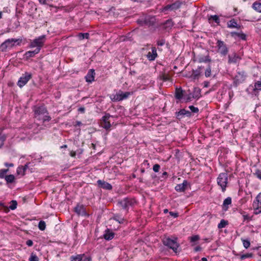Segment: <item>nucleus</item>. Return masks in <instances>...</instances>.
Segmentation results:
<instances>
[{
    "mask_svg": "<svg viewBox=\"0 0 261 261\" xmlns=\"http://www.w3.org/2000/svg\"><path fill=\"white\" fill-rule=\"evenodd\" d=\"M35 117L39 120H42L43 122L49 121L51 117L48 115L46 109L43 107H36L34 109Z\"/></svg>",
    "mask_w": 261,
    "mask_h": 261,
    "instance_id": "1",
    "label": "nucleus"
},
{
    "mask_svg": "<svg viewBox=\"0 0 261 261\" xmlns=\"http://www.w3.org/2000/svg\"><path fill=\"white\" fill-rule=\"evenodd\" d=\"M21 42V39L14 38L8 39L1 44L0 45V50L3 52L6 51L7 49H10L14 46L15 43H17V45H19Z\"/></svg>",
    "mask_w": 261,
    "mask_h": 261,
    "instance_id": "2",
    "label": "nucleus"
},
{
    "mask_svg": "<svg viewBox=\"0 0 261 261\" xmlns=\"http://www.w3.org/2000/svg\"><path fill=\"white\" fill-rule=\"evenodd\" d=\"M176 240L177 238L172 239L169 237H165L163 239V243L164 245L168 246L170 248L172 249L174 252L176 253L179 247V245Z\"/></svg>",
    "mask_w": 261,
    "mask_h": 261,
    "instance_id": "3",
    "label": "nucleus"
},
{
    "mask_svg": "<svg viewBox=\"0 0 261 261\" xmlns=\"http://www.w3.org/2000/svg\"><path fill=\"white\" fill-rule=\"evenodd\" d=\"M217 184L221 187L222 191L224 192L226 190V188L227 184L228 181V175L227 173H221L217 178Z\"/></svg>",
    "mask_w": 261,
    "mask_h": 261,
    "instance_id": "4",
    "label": "nucleus"
},
{
    "mask_svg": "<svg viewBox=\"0 0 261 261\" xmlns=\"http://www.w3.org/2000/svg\"><path fill=\"white\" fill-rule=\"evenodd\" d=\"M45 40V35H42L39 36L38 38L34 39L30 44V47H35L39 48L40 50L41 49V47L43 46L44 44V42Z\"/></svg>",
    "mask_w": 261,
    "mask_h": 261,
    "instance_id": "5",
    "label": "nucleus"
},
{
    "mask_svg": "<svg viewBox=\"0 0 261 261\" xmlns=\"http://www.w3.org/2000/svg\"><path fill=\"white\" fill-rule=\"evenodd\" d=\"M246 75L243 71H238L233 79V85L237 87L239 84L242 83L246 79Z\"/></svg>",
    "mask_w": 261,
    "mask_h": 261,
    "instance_id": "6",
    "label": "nucleus"
},
{
    "mask_svg": "<svg viewBox=\"0 0 261 261\" xmlns=\"http://www.w3.org/2000/svg\"><path fill=\"white\" fill-rule=\"evenodd\" d=\"M130 95V92H123L121 91H119L118 93L114 95L111 98L113 101H119L126 99Z\"/></svg>",
    "mask_w": 261,
    "mask_h": 261,
    "instance_id": "7",
    "label": "nucleus"
},
{
    "mask_svg": "<svg viewBox=\"0 0 261 261\" xmlns=\"http://www.w3.org/2000/svg\"><path fill=\"white\" fill-rule=\"evenodd\" d=\"M32 77V74L28 72H25L22 75L18 81L17 85L19 87H22L24 86L28 82Z\"/></svg>",
    "mask_w": 261,
    "mask_h": 261,
    "instance_id": "8",
    "label": "nucleus"
},
{
    "mask_svg": "<svg viewBox=\"0 0 261 261\" xmlns=\"http://www.w3.org/2000/svg\"><path fill=\"white\" fill-rule=\"evenodd\" d=\"M218 52L222 55L225 56L228 53V48L223 41L218 40L217 42Z\"/></svg>",
    "mask_w": 261,
    "mask_h": 261,
    "instance_id": "9",
    "label": "nucleus"
},
{
    "mask_svg": "<svg viewBox=\"0 0 261 261\" xmlns=\"http://www.w3.org/2000/svg\"><path fill=\"white\" fill-rule=\"evenodd\" d=\"M137 22L141 25L146 24L147 25H151L154 24L155 22V18L152 16H146L144 19H138Z\"/></svg>",
    "mask_w": 261,
    "mask_h": 261,
    "instance_id": "10",
    "label": "nucleus"
},
{
    "mask_svg": "<svg viewBox=\"0 0 261 261\" xmlns=\"http://www.w3.org/2000/svg\"><path fill=\"white\" fill-rule=\"evenodd\" d=\"M111 117L110 114H107L105 115L102 118L100 122V125L102 127L108 129L111 127L110 122L109 120Z\"/></svg>",
    "mask_w": 261,
    "mask_h": 261,
    "instance_id": "11",
    "label": "nucleus"
},
{
    "mask_svg": "<svg viewBox=\"0 0 261 261\" xmlns=\"http://www.w3.org/2000/svg\"><path fill=\"white\" fill-rule=\"evenodd\" d=\"M135 203V200L128 198H125L119 202L122 207L124 209H126L128 206L133 205Z\"/></svg>",
    "mask_w": 261,
    "mask_h": 261,
    "instance_id": "12",
    "label": "nucleus"
},
{
    "mask_svg": "<svg viewBox=\"0 0 261 261\" xmlns=\"http://www.w3.org/2000/svg\"><path fill=\"white\" fill-rule=\"evenodd\" d=\"M181 6V3L179 2H176L171 5H168L164 8V10L167 11L168 10H175L180 8Z\"/></svg>",
    "mask_w": 261,
    "mask_h": 261,
    "instance_id": "13",
    "label": "nucleus"
},
{
    "mask_svg": "<svg viewBox=\"0 0 261 261\" xmlns=\"http://www.w3.org/2000/svg\"><path fill=\"white\" fill-rule=\"evenodd\" d=\"M151 52H149L147 55V57L150 61H153L156 58L158 54L155 47L151 48Z\"/></svg>",
    "mask_w": 261,
    "mask_h": 261,
    "instance_id": "14",
    "label": "nucleus"
},
{
    "mask_svg": "<svg viewBox=\"0 0 261 261\" xmlns=\"http://www.w3.org/2000/svg\"><path fill=\"white\" fill-rule=\"evenodd\" d=\"M240 59V57L236 53H233L232 55L228 56V63L229 64L237 63Z\"/></svg>",
    "mask_w": 261,
    "mask_h": 261,
    "instance_id": "15",
    "label": "nucleus"
},
{
    "mask_svg": "<svg viewBox=\"0 0 261 261\" xmlns=\"http://www.w3.org/2000/svg\"><path fill=\"white\" fill-rule=\"evenodd\" d=\"M95 72L94 69H90L85 76L86 82L91 83L94 80Z\"/></svg>",
    "mask_w": 261,
    "mask_h": 261,
    "instance_id": "16",
    "label": "nucleus"
},
{
    "mask_svg": "<svg viewBox=\"0 0 261 261\" xmlns=\"http://www.w3.org/2000/svg\"><path fill=\"white\" fill-rule=\"evenodd\" d=\"M176 117L178 119H180L184 115H186L187 116H190L191 113L189 111H187L185 109L180 110L179 112L176 113Z\"/></svg>",
    "mask_w": 261,
    "mask_h": 261,
    "instance_id": "17",
    "label": "nucleus"
},
{
    "mask_svg": "<svg viewBox=\"0 0 261 261\" xmlns=\"http://www.w3.org/2000/svg\"><path fill=\"white\" fill-rule=\"evenodd\" d=\"M188 186V182L187 180H184L181 184L177 185L175 187V189L178 192H184Z\"/></svg>",
    "mask_w": 261,
    "mask_h": 261,
    "instance_id": "18",
    "label": "nucleus"
},
{
    "mask_svg": "<svg viewBox=\"0 0 261 261\" xmlns=\"http://www.w3.org/2000/svg\"><path fill=\"white\" fill-rule=\"evenodd\" d=\"M97 183L100 187L103 189L107 190H111L112 189V186L110 184L104 181L99 180H98Z\"/></svg>",
    "mask_w": 261,
    "mask_h": 261,
    "instance_id": "19",
    "label": "nucleus"
},
{
    "mask_svg": "<svg viewBox=\"0 0 261 261\" xmlns=\"http://www.w3.org/2000/svg\"><path fill=\"white\" fill-rule=\"evenodd\" d=\"M114 236V233L111 231L109 229H107L105 231V233L103 235L104 238L107 240H112Z\"/></svg>",
    "mask_w": 261,
    "mask_h": 261,
    "instance_id": "20",
    "label": "nucleus"
},
{
    "mask_svg": "<svg viewBox=\"0 0 261 261\" xmlns=\"http://www.w3.org/2000/svg\"><path fill=\"white\" fill-rule=\"evenodd\" d=\"M39 51V48H36L34 50L28 51L26 52L25 55L27 58H31L34 57L35 55L38 54Z\"/></svg>",
    "mask_w": 261,
    "mask_h": 261,
    "instance_id": "21",
    "label": "nucleus"
},
{
    "mask_svg": "<svg viewBox=\"0 0 261 261\" xmlns=\"http://www.w3.org/2000/svg\"><path fill=\"white\" fill-rule=\"evenodd\" d=\"M201 67H199L197 69L193 70L192 71L191 76L194 79H197L199 78L201 74Z\"/></svg>",
    "mask_w": 261,
    "mask_h": 261,
    "instance_id": "22",
    "label": "nucleus"
},
{
    "mask_svg": "<svg viewBox=\"0 0 261 261\" xmlns=\"http://www.w3.org/2000/svg\"><path fill=\"white\" fill-rule=\"evenodd\" d=\"M253 208L255 211L254 214L257 215L261 213V203H256V202L254 201L253 203Z\"/></svg>",
    "mask_w": 261,
    "mask_h": 261,
    "instance_id": "23",
    "label": "nucleus"
},
{
    "mask_svg": "<svg viewBox=\"0 0 261 261\" xmlns=\"http://www.w3.org/2000/svg\"><path fill=\"white\" fill-rule=\"evenodd\" d=\"M231 203V198L230 197H227L226 198L223 203V208L224 211H227L228 207V206L230 205Z\"/></svg>",
    "mask_w": 261,
    "mask_h": 261,
    "instance_id": "24",
    "label": "nucleus"
},
{
    "mask_svg": "<svg viewBox=\"0 0 261 261\" xmlns=\"http://www.w3.org/2000/svg\"><path fill=\"white\" fill-rule=\"evenodd\" d=\"M227 26L228 28H238V25L237 23V21L234 19L230 20V21H229L227 22Z\"/></svg>",
    "mask_w": 261,
    "mask_h": 261,
    "instance_id": "25",
    "label": "nucleus"
},
{
    "mask_svg": "<svg viewBox=\"0 0 261 261\" xmlns=\"http://www.w3.org/2000/svg\"><path fill=\"white\" fill-rule=\"evenodd\" d=\"M175 98L178 99H180L183 96V91L181 89H176L175 91Z\"/></svg>",
    "mask_w": 261,
    "mask_h": 261,
    "instance_id": "26",
    "label": "nucleus"
},
{
    "mask_svg": "<svg viewBox=\"0 0 261 261\" xmlns=\"http://www.w3.org/2000/svg\"><path fill=\"white\" fill-rule=\"evenodd\" d=\"M201 90L198 88H195L193 91L192 97L194 98H198L200 96Z\"/></svg>",
    "mask_w": 261,
    "mask_h": 261,
    "instance_id": "27",
    "label": "nucleus"
},
{
    "mask_svg": "<svg viewBox=\"0 0 261 261\" xmlns=\"http://www.w3.org/2000/svg\"><path fill=\"white\" fill-rule=\"evenodd\" d=\"M253 8L258 12H261V3L255 2L252 5Z\"/></svg>",
    "mask_w": 261,
    "mask_h": 261,
    "instance_id": "28",
    "label": "nucleus"
},
{
    "mask_svg": "<svg viewBox=\"0 0 261 261\" xmlns=\"http://www.w3.org/2000/svg\"><path fill=\"white\" fill-rule=\"evenodd\" d=\"M231 35L232 36L236 35V36L240 37L241 39H242L243 40H245L246 39V36L245 34H243V33L232 32V33H231Z\"/></svg>",
    "mask_w": 261,
    "mask_h": 261,
    "instance_id": "29",
    "label": "nucleus"
},
{
    "mask_svg": "<svg viewBox=\"0 0 261 261\" xmlns=\"http://www.w3.org/2000/svg\"><path fill=\"white\" fill-rule=\"evenodd\" d=\"M5 180L8 183H12L15 180V177L12 174L6 175L5 176Z\"/></svg>",
    "mask_w": 261,
    "mask_h": 261,
    "instance_id": "30",
    "label": "nucleus"
},
{
    "mask_svg": "<svg viewBox=\"0 0 261 261\" xmlns=\"http://www.w3.org/2000/svg\"><path fill=\"white\" fill-rule=\"evenodd\" d=\"M228 224V222L224 219L221 220L220 222L218 225V227L219 229L225 227Z\"/></svg>",
    "mask_w": 261,
    "mask_h": 261,
    "instance_id": "31",
    "label": "nucleus"
},
{
    "mask_svg": "<svg viewBox=\"0 0 261 261\" xmlns=\"http://www.w3.org/2000/svg\"><path fill=\"white\" fill-rule=\"evenodd\" d=\"M38 228L41 230H44L46 228V223L44 221H40L38 224Z\"/></svg>",
    "mask_w": 261,
    "mask_h": 261,
    "instance_id": "32",
    "label": "nucleus"
},
{
    "mask_svg": "<svg viewBox=\"0 0 261 261\" xmlns=\"http://www.w3.org/2000/svg\"><path fill=\"white\" fill-rule=\"evenodd\" d=\"M74 212L76 213L78 216H80L82 212V205L78 204L74 207Z\"/></svg>",
    "mask_w": 261,
    "mask_h": 261,
    "instance_id": "33",
    "label": "nucleus"
},
{
    "mask_svg": "<svg viewBox=\"0 0 261 261\" xmlns=\"http://www.w3.org/2000/svg\"><path fill=\"white\" fill-rule=\"evenodd\" d=\"M204 74L206 77H210L211 76L212 70L210 65H208L207 68L206 69Z\"/></svg>",
    "mask_w": 261,
    "mask_h": 261,
    "instance_id": "34",
    "label": "nucleus"
},
{
    "mask_svg": "<svg viewBox=\"0 0 261 261\" xmlns=\"http://www.w3.org/2000/svg\"><path fill=\"white\" fill-rule=\"evenodd\" d=\"M211 61V59L210 58L209 56H206L204 57H201L199 59V62L200 63L202 62H210Z\"/></svg>",
    "mask_w": 261,
    "mask_h": 261,
    "instance_id": "35",
    "label": "nucleus"
},
{
    "mask_svg": "<svg viewBox=\"0 0 261 261\" xmlns=\"http://www.w3.org/2000/svg\"><path fill=\"white\" fill-rule=\"evenodd\" d=\"M243 242V246L246 248L247 249L250 247V241L248 240H244L242 239Z\"/></svg>",
    "mask_w": 261,
    "mask_h": 261,
    "instance_id": "36",
    "label": "nucleus"
},
{
    "mask_svg": "<svg viewBox=\"0 0 261 261\" xmlns=\"http://www.w3.org/2000/svg\"><path fill=\"white\" fill-rule=\"evenodd\" d=\"M8 169H1L0 170V178H5V174L7 173L8 171Z\"/></svg>",
    "mask_w": 261,
    "mask_h": 261,
    "instance_id": "37",
    "label": "nucleus"
},
{
    "mask_svg": "<svg viewBox=\"0 0 261 261\" xmlns=\"http://www.w3.org/2000/svg\"><path fill=\"white\" fill-rule=\"evenodd\" d=\"M17 173L18 174L23 175L24 174V168H23V166L18 167L17 169Z\"/></svg>",
    "mask_w": 261,
    "mask_h": 261,
    "instance_id": "38",
    "label": "nucleus"
},
{
    "mask_svg": "<svg viewBox=\"0 0 261 261\" xmlns=\"http://www.w3.org/2000/svg\"><path fill=\"white\" fill-rule=\"evenodd\" d=\"M211 19H212L214 21H215L217 23L219 24L220 23V19L219 18V17L216 15H211L210 17L209 18V20Z\"/></svg>",
    "mask_w": 261,
    "mask_h": 261,
    "instance_id": "39",
    "label": "nucleus"
},
{
    "mask_svg": "<svg viewBox=\"0 0 261 261\" xmlns=\"http://www.w3.org/2000/svg\"><path fill=\"white\" fill-rule=\"evenodd\" d=\"M17 205V203L16 201L12 200L11 201V204L10 205L9 208L12 210H14L16 208Z\"/></svg>",
    "mask_w": 261,
    "mask_h": 261,
    "instance_id": "40",
    "label": "nucleus"
},
{
    "mask_svg": "<svg viewBox=\"0 0 261 261\" xmlns=\"http://www.w3.org/2000/svg\"><path fill=\"white\" fill-rule=\"evenodd\" d=\"M200 239L199 236L198 235H195V236H192L190 238V241L191 242H196L198 240H199Z\"/></svg>",
    "mask_w": 261,
    "mask_h": 261,
    "instance_id": "41",
    "label": "nucleus"
},
{
    "mask_svg": "<svg viewBox=\"0 0 261 261\" xmlns=\"http://www.w3.org/2000/svg\"><path fill=\"white\" fill-rule=\"evenodd\" d=\"M258 178L261 179V170L259 169L256 170L255 173H253Z\"/></svg>",
    "mask_w": 261,
    "mask_h": 261,
    "instance_id": "42",
    "label": "nucleus"
},
{
    "mask_svg": "<svg viewBox=\"0 0 261 261\" xmlns=\"http://www.w3.org/2000/svg\"><path fill=\"white\" fill-rule=\"evenodd\" d=\"M30 261H38V257L35 254H32L29 258Z\"/></svg>",
    "mask_w": 261,
    "mask_h": 261,
    "instance_id": "43",
    "label": "nucleus"
},
{
    "mask_svg": "<svg viewBox=\"0 0 261 261\" xmlns=\"http://www.w3.org/2000/svg\"><path fill=\"white\" fill-rule=\"evenodd\" d=\"M71 261H82V255H78L75 257H72Z\"/></svg>",
    "mask_w": 261,
    "mask_h": 261,
    "instance_id": "44",
    "label": "nucleus"
},
{
    "mask_svg": "<svg viewBox=\"0 0 261 261\" xmlns=\"http://www.w3.org/2000/svg\"><path fill=\"white\" fill-rule=\"evenodd\" d=\"M255 202H256L257 204L259 203H261V193H259L256 197Z\"/></svg>",
    "mask_w": 261,
    "mask_h": 261,
    "instance_id": "45",
    "label": "nucleus"
},
{
    "mask_svg": "<svg viewBox=\"0 0 261 261\" xmlns=\"http://www.w3.org/2000/svg\"><path fill=\"white\" fill-rule=\"evenodd\" d=\"M189 109L193 113H197L199 111V110L197 108L193 106H190Z\"/></svg>",
    "mask_w": 261,
    "mask_h": 261,
    "instance_id": "46",
    "label": "nucleus"
},
{
    "mask_svg": "<svg viewBox=\"0 0 261 261\" xmlns=\"http://www.w3.org/2000/svg\"><path fill=\"white\" fill-rule=\"evenodd\" d=\"M160 169V166L159 164H155L153 167V170L155 172H159V170Z\"/></svg>",
    "mask_w": 261,
    "mask_h": 261,
    "instance_id": "47",
    "label": "nucleus"
},
{
    "mask_svg": "<svg viewBox=\"0 0 261 261\" xmlns=\"http://www.w3.org/2000/svg\"><path fill=\"white\" fill-rule=\"evenodd\" d=\"M83 261H91V258L89 256H85L84 254H83Z\"/></svg>",
    "mask_w": 261,
    "mask_h": 261,
    "instance_id": "48",
    "label": "nucleus"
},
{
    "mask_svg": "<svg viewBox=\"0 0 261 261\" xmlns=\"http://www.w3.org/2000/svg\"><path fill=\"white\" fill-rule=\"evenodd\" d=\"M252 256V254L251 253H247V254L242 255L241 257V258L242 259H244L247 257H250Z\"/></svg>",
    "mask_w": 261,
    "mask_h": 261,
    "instance_id": "49",
    "label": "nucleus"
},
{
    "mask_svg": "<svg viewBox=\"0 0 261 261\" xmlns=\"http://www.w3.org/2000/svg\"><path fill=\"white\" fill-rule=\"evenodd\" d=\"M165 43V40L164 39H161L157 41V44L159 46H163Z\"/></svg>",
    "mask_w": 261,
    "mask_h": 261,
    "instance_id": "50",
    "label": "nucleus"
},
{
    "mask_svg": "<svg viewBox=\"0 0 261 261\" xmlns=\"http://www.w3.org/2000/svg\"><path fill=\"white\" fill-rule=\"evenodd\" d=\"M244 221L248 220L249 221L251 220V219L249 217V216L248 215H243Z\"/></svg>",
    "mask_w": 261,
    "mask_h": 261,
    "instance_id": "51",
    "label": "nucleus"
},
{
    "mask_svg": "<svg viewBox=\"0 0 261 261\" xmlns=\"http://www.w3.org/2000/svg\"><path fill=\"white\" fill-rule=\"evenodd\" d=\"M162 79L164 81H167L170 80V77L168 76V75H163L162 76Z\"/></svg>",
    "mask_w": 261,
    "mask_h": 261,
    "instance_id": "52",
    "label": "nucleus"
},
{
    "mask_svg": "<svg viewBox=\"0 0 261 261\" xmlns=\"http://www.w3.org/2000/svg\"><path fill=\"white\" fill-rule=\"evenodd\" d=\"M26 244L28 246H32L33 244V241L31 240H28L26 242Z\"/></svg>",
    "mask_w": 261,
    "mask_h": 261,
    "instance_id": "53",
    "label": "nucleus"
},
{
    "mask_svg": "<svg viewBox=\"0 0 261 261\" xmlns=\"http://www.w3.org/2000/svg\"><path fill=\"white\" fill-rule=\"evenodd\" d=\"M170 215L171 216H172V217H173L174 218H176L178 216V214L177 213H174V212H170Z\"/></svg>",
    "mask_w": 261,
    "mask_h": 261,
    "instance_id": "54",
    "label": "nucleus"
},
{
    "mask_svg": "<svg viewBox=\"0 0 261 261\" xmlns=\"http://www.w3.org/2000/svg\"><path fill=\"white\" fill-rule=\"evenodd\" d=\"M89 33H83V40L84 39H89Z\"/></svg>",
    "mask_w": 261,
    "mask_h": 261,
    "instance_id": "55",
    "label": "nucleus"
},
{
    "mask_svg": "<svg viewBox=\"0 0 261 261\" xmlns=\"http://www.w3.org/2000/svg\"><path fill=\"white\" fill-rule=\"evenodd\" d=\"M6 137L5 136H2L0 137V140L1 141V144L0 147L3 145V142L5 140Z\"/></svg>",
    "mask_w": 261,
    "mask_h": 261,
    "instance_id": "56",
    "label": "nucleus"
},
{
    "mask_svg": "<svg viewBox=\"0 0 261 261\" xmlns=\"http://www.w3.org/2000/svg\"><path fill=\"white\" fill-rule=\"evenodd\" d=\"M5 165L6 166V167H13L14 166V164L13 163H5Z\"/></svg>",
    "mask_w": 261,
    "mask_h": 261,
    "instance_id": "57",
    "label": "nucleus"
},
{
    "mask_svg": "<svg viewBox=\"0 0 261 261\" xmlns=\"http://www.w3.org/2000/svg\"><path fill=\"white\" fill-rule=\"evenodd\" d=\"M82 214H83V216H86L88 218H89V216L88 214H87L86 213V212L83 209V212H82Z\"/></svg>",
    "mask_w": 261,
    "mask_h": 261,
    "instance_id": "58",
    "label": "nucleus"
},
{
    "mask_svg": "<svg viewBox=\"0 0 261 261\" xmlns=\"http://www.w3.org/2000/svg\"><path fill=\"white\" fill-rule=\"evenodd\" d=\"M203 84H204V87H208L209 86V82H207V81H205V82H204Z\"/></svg>",
    "mask_w": 261,
    "mask_h": 261,
    "instance_id": "59",
    "label": "nucleus"
},
{
    "mask_svg": "<svg viewBox=\"0 0 261 261\" xmlns=\"http://www.w3.org/2000/svg\"><path fill=\"white\" fill-rule=\"evenodd\" d=\"M201 248L200 247V246H197L195 248L194 250L195 251H200L201 250Z\"/></svg>",
    "mask_w": 261,
    "mask_h": 261,
    "instance_id": "60",
    "label": "nucleus"
},
{
    "mask_svg": "<svg viewBox=\"0 0 261 261\" xmlns=\"http://www.w3.org/2000/svg\"><path fill=\"white\" fill-rule=\"evenodd\" d=\"M191 99V95H188L187 97H186V100H187V101H190Z\"/></svg>",
    "mask_w": 261,
    "mask_h": 261,
    "instance_id": "61",
    "label": "nucleus"
},
{
    "mask_svg": "<svg viewBox=\"0 0 261 261\" xmlns=\"http://www.w3.org/2000/svg\"><path fill=\"white\" fill-rule=\"evenodd\" d=\"M199 261H207V258L205 257H203Z\"/></svg>",
    "mask_w": 261,
    "mask_h": 261,
    "instance_id": "62",
    "label": "nucleus"
},
{
    "mask_svg": "<svg viewBox=\"0 0 261 261\" xmlns=\"http://www.w3.org/2000/svg\"><path fill=\"white\" fill-rule=\"evenodd\" d=\"M168 210L167 209H165V210H164V213H165V214L167 213H168Z\"/></svg>",
    "mask_w": 261,
    "mask_h": 261,
    "instance_id": "63",
    "label": "nucleus"
},
{
    "mask_svg": "<svg viewBox=\"0 0 261 261\" xmlns=\"http://www.w3.org/2000/svg\"><path fill=\"white\" fill-rule=\"evenodd\" d=\"M141 172H142V173H144V172H145V170H144V169H142L141 170Z\"/></svg>",
    "mask_w": 261,
    "mask_h": 261,
    "instance_id": "64",
    "label": "nucleus"
}]
</instances>
